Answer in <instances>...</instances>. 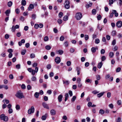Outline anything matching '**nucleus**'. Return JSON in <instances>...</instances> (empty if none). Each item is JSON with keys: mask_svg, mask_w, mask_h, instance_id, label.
<instances>
[{"mask_svg": "<svg viewBox=\"0 0 122 122\" xmlns=\"http://www.w3.org/2000/svg\"><path fill=\"white\" fill-rule=\"evenodd\" d=\"M38 68L37 67H36L35 70H33L31 72L32 75H34L36 73H37L38 70Z\"/></svg>", "mask_w": 122, "mask_h": 122, "instance_id": "obj_6", "label": "nucleus"}, {"mask_svg": "<svg viewBox=\"0 0 122 122\" xmlns=\"http://www.w3.org/2000/svg\"><path fill=\"white\" fill-rule=\"evenodd\" d=\"M46 116H43L41 117V119L42 120H44L46 119Z\"/></svg>", "mask_w": 122, "mask_h": 122, "instance_id": "obj_61", "label": "nucleus"}, {"mask_svg": "<svg viewBox=\"0 0 122 122\" xmlns=\"http://www.w3.org/2000/svg\"><path fill=\"white\" fill-rule=\"evenodd\" d=\"M121 119L120 117H119L116 120V122H121Z\"/></svg>", "mask_w": 122, "mask_h": 122, "instance_id": "obj_36", "label": "nucleus"}, {"mask_svg": "<svg viewBox=\"0 0 122 122\" xmlns=\"http://www.w3.org/2000/svg\"><path fill=\"white\" fill-rule=\"evenodd\" d=\"M21 88L23 89H24L25 88V86L24 84H22L21 86Z\"/></svg>", "mask_w": 122, "mask_h": 122, "instance_id": "obj_60", "label": "nucleus"}, {"mask_svg": "<svg viewBox=\"0 0 122 122\" xmlns=\"http://www.w3.org/2000/svg\"><path fill=\"white\" fill-rule=\"evenodd\" d=\"M58 52L59 54L61 55L63 53V51L62 50H60L58 51Z\"/></svg>", "mask_w": 122, "mask_h": 122, "instance_id": "obj_28", "label": "nucleus"}, {"mask_svg": "<svg viewBox=\"0 0 122 122\" xmlns=\"http://www.w3.org/2000/svg\"><path fill=\"white\" fill-rule=\"evenodd\" d=\"M15 30V28L14 25L12 26L11 28V30L12 32H14Z\"/></svg>", "mask_w": 122, "mask_h": 122, "instance_id": "obj_51", "label": "nucleus"}, {"mask_svg": "<svg viewBox=\"0 0 122 122\" xmlns=\"http://www.w3.org/2000/svg\"><path fill=\"white\" fill-rule=\"evenodd\" d=\"M105 92H101L97 94V97L99 98H100L104 94Z\"/></svg>", "mask_w": 122, "mask_h": 122, "instance_id": "obj_16", "label": "nucleus"}, {"mask_svg": "<svg viewBox=\"0 0 122 122\" xmlns=\"http://www.w3.org/2000/svg\"><path fill=\"white\" fill-rule=\"evenodd\" d=\"M85 38L86 40V41L89 39V36L88 35H85Z\"/></svg>", "mask_w": 122, "mask_h": 122, "instance_id": "obj_56", "label": "nucleus"}, {"mask_svg": "<svg viewBox=\"0 0 122 122\" xmlns=\"http://www.w3.org/2000/svg\"><path fill=\"white\" fill-rule=\"evenodd\" d=\"M71 64V62L70 61H68L66 62V65L68 66H70Z\"/></svg>", "mask_w": 122, "mask_h": 122, "instance_id": "obj_34", "label": "nucleus"}, {"mask_svg": "<svg viewBox=\"0 0 122 122\" xmlns=\"http://www.w3.org/2000/svg\"><path fill=\"white\" fill-rule=\"evenodd\" d=\"M70 51L71 53H72L74 52L75 49L73 48H71L70 50Z\"/></svg>", "mask_w": 122, "mask_h": 122, "instance_id": "obj_43", "label": "nucleus"}, {"mask_svg": "<svg viewBox=\"0 0 122 122\" xmlns=\"http://www.w3.org/2000/svg\"><path fill=\"white\" fill-rule=\"evenodd\" d=\"M9 36L8 34H6L5 35V39H7L8 38H9Z\"/></svg>", "mask_w": 122, "mask_h": 122, "instance_id": "obj_54", "label": "nucleus"}, {"mask_svg": "<svg viewBox=\"0 0 122 122\" xmlns=\"http://www.w3.org/2000/svg\"><path fill=\"white\" fill-rule=\"evenodd\" d=\"M20 106L18 105H16L15 108L17 110H19L20 109Z\"/></svg>", "mask_w": 122, "mask_h": 122, "instance_id": "obj_48", "label": "nucleus"}, {"mask_svg": "<svg viewBox=\"0 0 122 122\" xmlns=\"http://www.w3.org/2000/svg\"><path fill=\"white\" fill-rule=\"evenodd\" d=\"M63 13L62 12H61L59 13L58 16L60 18H61L63 16Z\"/></svg>", "mask_w": 122, "mask_h": 122, "instance_id": "obj_37", "label": "nucleus"}, {"mask_svg": "<svg viewBox=\"0 0 122 122\" xmlns=\"http://www.w3.org/2000/svg\"><path fill=\"white\" fill-rule=\"evenodd\" d=\"M114 55V53L113 52H110L109 53V56L110 58H112Z\"/></svg>", "mask_w": 122, "mask_h": 122, "instance_id": "obj_29", "label": "nucleus"}, {"mask_svg": "<svg viewBox=\"0 0 122 122\" xmlns=\"http://www.w3.org/2000/svg\"><path fill=\"white\" fill-rule=\"evenodd\" d=\"M102 61H101L100 62H99L98 65V68L100 69L102 67Z\"/></svg>", "mask_w": 122, "mask_h": 122, "instance_id": "obj_19", "label": "nucleus"}, {"mask_svg": "<svg viewBox=\"0 0 122 122\" xmlns=\"http://www.w3.org/2000/svg\"><path fill=\"white\" fill-rule=\"evenodd\" d=\"M65 101H66L68 99L69 97V96L68 94V93H66L65 95Z\"/></svg>", "mask_w": 122, "mask_h": 122, "instance_id": "obj_17", "label": "nucleus"}, {"mask_svg": "<svg viewBox=\"0 0 122 122\" xmlns=\"http://www.w3.org/2000/svg\"><path fill=\"white\" fill-rule=\"evenodd\" d=\"M105 50L104 49H102L101 51V53L102 54H104L105 53Z\"/></svg>", "mask_w": 122, "mask_h": 122, "instance_id": "obj_50", "label": "nucleus"}, {"mask_svg": "<svg viewBox=\"0 0 122 122\" xmlns=\"http://www.w3.org/2000/svg\"><path fill=\"white\" fill-rule=\"evenodd\" d=\"M42 105L43 107L46 108L47 109H49V107L48 105L45 102H43L42 103Z\"/></svg>", "mask_w": 122, "mask_h": 122, "instance_id": "obj_11", "label": "nucleus"}, {"mask_svg": "<svg viewBox=\"0 0 122 122\" xmlns=\"http://www.w3.org/2000/svg\"><path fill=\"white\" fill-rule=\"evenodd\" d=\"M55 61L57 64H59L61 61L60 58L59 57H57L55 58Z\"/></svg>", "mask_w": 122, "mask_h": 122, "instance_id": "obj_8", "label": "nucleus"}, {"mask_svg": "<svg viewBox=\"0 0 122 122\" xmlns=\"http://www.w3.org/2000/svg\"><path fill=\"white\" fill-rule=\"evenodd\" d=\"M68 16L65 15L64 16L63 18V20L65 21H66L68 20Z\"/></svg>", "mask_w": 122, "mask_h": 122, "instance_id": "obj_30", "label": "nucleus"}, {"mask_svg": "<svg viewBox=\"0 0 122 122\" xmlns=\"http://www.w3.org/2000/svg\"><path fill=\"white\" fill-rule=\"evenodd\" d=\"M49 40V38L48 37V36H45L44 39V41H47Z\"/></svg>", "mask_w": 122, "mask_h": 122, "instance_id": "obj_35", "label": "nucleus"}, {"mask_svg": "<svg viewBox=\"0 0 122 122\" xmlns=\"http://www.w3.org/2000/svg\"><path fill=\"white\" fill-rule=\"evenodd\" d=\"M76 97L75 96H74L71 100V101L72 102H73L76 99Z\"/></svg>", "mask_w": 122, "mask_h": 122, "instance_id": "obj_32", "label": "nucleus"}, {"mask_svg": "<svg viewBox=\"0 0 122 122\" xmlns=\"http://www.w3.org/2000/svg\"><path fill=\"white\" fill-rule=\"evenodd\" d=\"M82 17V14L80 12L77 13L75 15V17L76 19L78 20L81 19Z\"/></svg>", "mask_w": 122, "mask_h": 122, "instance_id": "obj_3", "label": "nucleus"}, {"mask_svg": "<svg viewBox=\"0 0 122 122\" xmlns=\"http://www.w3.org/2000/svg\"><path fill=\"white\" fill-rule=\"evenodd\" d=\"M51 47L48 45H47L45 46L46 49L47 50H49L51 49Z\"/></svg>", "mask_w": 122, "mask_h": 122, "instance_id": "obj_27", "label": "nucleus"}, {"mask_svg": "<svg viewBox=\"0 0 122 122\" xmlns=\"http://www.w3.org/2000/svg\"><path fill=\"white\" fill-rule=\"evenodd\" d=\"M116 40L115 39H114L112 41V45H114L116 44Z\"/></svg>", "mask_w": 122, "mask_h": 122, "instance_id": "obj_40", "label": "nucleus"}, {"mask_svg": "<svg viewBox=\"0 0 122 122\" xmlns=\"http://www.w3.org/2000/svg\"><path fill=\"white\" fill-rule=\"evenodd\" d=\"M39 95V93L37 92H35L34 94V96L35 97L37 98H38Z\"/></svg>", "mask_w": 122, "mask_h": 122, "instance_id": "obj_22", "label": "nucleus"}, {"mask_svg": "<svg viewBox=\"0 0 122 122\" xmlns=\"http://www.w3.org/2000/svg\"><path fill=\"white\" fill-rule=\"evenodd\" d=\"M30 57L31 58H35V55L34 54H31L30 55Z\"/></svg>", "mask_w": 122, "mask_h": 122, "instance_id": "obj_44", "label": "nucleus"}, {"mask_svg": "<svg viewBox=\"0 0 122 122\" xmlns=\"http://www.w3.org/2000/svg\"><path fill=\"white\" fill-rule=\"evenodd\" d=\"M15 96L17 98L21 99L25 97L23 93L20 90L18 91L15 95Z\"/></svg>", "mask_w": 122, "mask_h": 122, "instance_id": "obj_1", "label": "nucleus"}, {"mask_svg": "<svg viewBox=\"0 0 122 122\" xmlns=\"http://www.w3.org/2000/svg\"><path fill=\"white\" fill-rule=\"evenodd\" d=\"M78 87L79 88H81L82 86V84L81 83V82L78 83Z\"/></svg>", "mask_w": 122, "mask_h": 122, "instance_id": "obj_57", "label": "nucleus"}, {"mask_svg": "<svg viewBox=\"0 0 122 122\" xmlns=\"http://www.w3.org/2000/svg\"><path fill=\"white\" fill-rule=\"evenodd\" d=\"M100 41L99 39L98 38L96 39L95 40V43L97 44H98L99 43Z\"/></svg>", "mask_w": 122, "mask_h": 122, "instance_id": "obj_33", "label": "nucleus"}, {"mask_svg": "<svg viewBox=\"0 0 122 122\" xmlns=\"http://www.w3.org/2000/svg\"><path fill=\"white\" fill-rule=\"evenodd\" d=\"M26 52V50L25 49L22 50L21 52V54L22 55H24Z\"/></svg>", "mask_w": 122, "mask_h": 122, "instance_id": "obj_31", "label": "nucleus"}, {"mask_svg": "<svg viewBox=\"0 0 122 122\" xmlns=\"http://www.w3.org/2000/svg\"><path fill=\"white\" fill-rule=\"evenodd\" d=\"M21 5L23 6H25L26 5V1L25 0H22L21 1Z\"/></svg>", "mask_w": 122, "mask_h": 122, "instance_id": "obj_25", "label": "nucleus"}, {"mask_svg": "<svg viewBox=\"0 0 122 122\" xmlns=\"http://www.w3.org/2000/svg\"><path fill=\"white\" fill-rule=\"evenodd\" d=\"M13 110L11 108L9 109L8 110L9 113L10 114L11 113L13 112Z\"/></svg>", "mask_w": 122, "mask_h": 122, "instance_id": "obj_55", "label": "nucleus"}, {"mask_svg": "<svg viewBox=\"0 0 122 122\" xmlns=\"http://www.w3.org/2000/svg\"><path fill=\"white\" fill-rule=\"evenodd\" d=\"M96 78L97 80H100L101 78L100 76L99 75H98L96 76Z\"/></svg>", "mask_w": 122, "mask_h": 122, "instance_id": "obj_46", "label": "nucleus"}, {"mask_svg": "<svg viewBox=\"0 0 122 122\" xmlns=\"http://www.w3.org/2000/svg\"><path fill=\"white\" fill-rule=\"evenodd\" d=\"M117 104L119 105H121V101L120 100H118L117 101Z\"/></svg>", "mask_w": 122, "mask_h": 122, "instance_id": "obj_62", "label": "nucleus"}, {"mask_svg": "<svg viewBox=\"0 0 122 122\" xmlns=\"http://www.w3.org/2000/svg\"><path fill=\"white\" fill-rule=\"evenodd\" d=\"M0 118L1 120H3L5 121H7L8 120V117L7 116H5L4 114H2L0 116Z\"/></svg>", "mask_w": 122, "mask_h": 122, "instance_id": "obj_2", "label": "nucleus"}, {"mask_svg": "<svg viewBox=\"0 0 122 122\" xmlns=\"http://www.w3.org/2000/svg\"><path fill=\"white\" fill-rule=\"evenodd\" d=\"M70 2L69 1L66 0L65 1V7L66 9H69L70 7L69 5Z\"/></svg>", "mask_w": 122, "mask_h": 122, "instance_id": "obj_5", "label": "nucleus"}, {"mask_svg": "<svg viewBox=\"0 0 122 122\" xmlns=\"http://www.w3.org/2000/svg\"><path fill=\"white\" fill-rule=\"evenodd\" d=\"M31 80L32 81H37L36 77L34 76H33L31 78Z\"/></svg>", "mask_w": 122, "mask_h": 122, "instance_id": "obj_21", "label": "nucleus"}, {"mask_svg": "<svg viewBox=\"0 0 122 122\" xmlns=\"http://www.w3.org/2000/svg\"><path fill=\"white\" fill-rule=\"evenodd\" d=\"M7 51L9 53H12V52L13 51L12 49H9Z\"/></svg>", "mask_w": 122, "mask_h": 122, "instance_id": "obj_53", "label": "nucleus"}, {"mask_svg": "<svg viewBox=\"0 0 122 122\" xmlns=\"http://www.w3.org/2000/svg\"><path fill=\"white\" fill-rule=\"evenodd\" d=\"M108 106L111 109H112L113 108V105L112 103L109 104L108 105Z\"/></svg>", "mask_w": 122, "mask_h": 122, "instance_id": "obj_52", "label": "nucleus"}, {"mask_svg": "<svg viewBox=\"0 0 122 122\" xmlns=\"http://www.w3.org/2000/svg\"><path fill=\"white\" fill-rule=\"evenodd\" d=\"M64 37L63 36H61L60 38V41H62L64 40Z\"/></svg>", "mask_w": 122, "mask_h": 122, "instance_id": "obj_45", "label": "nucleus"}, {"mask_svg": "<svg viewBox=\"0 0 122 122\" xmlns=\"http://www.w3.org/2000/svg\"><path fill=\"white\" fill-rule=\"evenodd\" d=\"M92 103L91 102H89L88 104V107H92Z\"/></svg>", "mask_w": 122, "mask_h": 122, "instance_id": "obj_63", "label": "nucleus"}, {"mask_svg": "<svg viewBox=\"0 0 122 122\" xmlns=\"http://www.w3.org/2000/svg\"><path fill=\"white\" fill-rule=\"evenodd\" d=\"M111 96V93L110 92H108L107 93V97L108 98L110 97Z\"/></svg>", "mask_w": 122, "mask_h": 122, "instance_id": "obj_59", "label": "nucleus"}, {"mask_svg": "<svg viewBox=\"0 0 122 122\" xmlns=\"http://www.w3.org/2000/svg\"><path fill=\"white\" fill-rule=\"evenodd\" d=\"M62 95H60L58 97V99L59 102H61L62 101V98L63 97Z\"/></svg>", "mask_w": 122, "mask_h": 122, "instance_id": "obj_14", "label": "nucleus"}, {"mask_svg": "<svg viewBox=\"0 0 122 122\" xmlns=\"http://www.w3.org/2000/svg\"><path fill=\"white\" fill-rule=\"evenodd\" d=\"M116 26L118 28H120L122 26V22L121 21H118L116 24Z\"/></svg>", "mask_w": 122, "mask_h": 122, "instance_id": "obj_7", "label": "nucleus"}, {"mask_svg": "<svg viewBox=\"0 0 122 122\" xmlns=\"http://www.w3.org/2000/svg\"><path fill=\"white\" fill-rule=\"evenodd\" d=\"M115 0H109V5H111V4H113V2L115 1Z\"/></svg>", "mask_w": 122, "mask_h": 122, "instance_id": "obj_26", "label": "nucleus"}, {"mask_svg": "<svg viewBox=\"0 0 122 122\" xmlns=\"http://www.w3.org/2000/svg\"><path fill=\"white\" fill-rule=\"evenodd\" d=\"M37 65V64L36 63H34L32 65V66L34 67H36Z\"/></svg>", "mask_w": 122, "mask_h": 122, "instance_id": "obj_64", "label": "nucleus"}, {"mask_svg": "<svg viewBox=\"0 0 122 122\" xmlns=\"http://www.w3.org/2000/svg\"><path fill=\"white\" fill-rule=\"evenodd\" d=\"M34 5L32 4H30V5L29 6L27 10L28 11H31L32 9L34 8Z\"/></svg>", "mask_w": 122, "mask_h": 122, "instance_id": "obj_9", "label": "nucleus"}, {"mask_svg": "<svg viewBox=\"0 0 122 122\" xmlns=\"http://www.w3.org/2000/svg\"><path fill=\"white\" fill-rule=\"evenodd\" d=\"M12 2L11 1H10L8 2L7 3V5L9 7H10L12 5Z\"/></svg>", "mask_w": 122, "mask_h": 122, "instance_id": "obj_24", "label": "nucleus"}, {"mask_svg": "<svg viewBox=\"0 0 122 122\" xmlns=\"http://www.w3.org/2000/svg\"><path fill=\"white\" fill-rule=\"evenodd\" d=\"M68 93L69 94L70 97H71L72 96L73 93L70 90L69 91Z\"/></svg>", "mask_w": 122, "mask_h": 122, "instance_id": "obj_49", "label": "nucleus"}, {"mask_svg": "<svg viewBox=\"0 0 122 122\" xmlns=\"http://www.w3.org/2000/svg\"><path fill=\"white\" fill-rule=\"evenodd\" d=\"M10 10H6L5 12V14L7 16H9V14H10Z\"/></svg>", "mask_w": 122, "mask_h": 122, "instance_id": "obj_15", "label": "nucleus"}, {"mask_svg": "<svg viewBox=\"0 0 122 122\" xmlns=\"http://www.w3.org/2000/svg\"><path fill=\"white\" fill-rule=\"evenodd\" d=\"M63 83L65 85H68L69 84V82L68 80H64L62 81Z\"/></svg>", "mask_w": 122, "mask_h": 122, "instance_id": "obj_13", "label": "nucleus"}, {"mask_svg": "<svg viewBox=\"0 0 122 122\" xmlns=\"http://www.w3.org/2000/svg\"><path fill=\"white\" fill-rule=\"evenodd\" d=\"M101 59L102 61H104L106 59V57L105 56H103L101 57Z\"/></svg>", "mask_w": 122, "mask_h": 122, "instance_id": "obj_38", "label": "nucleus"}, {"mask_svg": "<svg viewBox=\"0 0 122 122\" xmlns=\"http://www.w3.org/2000/svg\"><path fill=\"white\" fill-rule=\"evenodd\" d=\"M50 113L51 115H55L56 114V111L55 109H53L51 110Z\"/></svg>", "mask_w": 122, "mask_h": 122, "instance_id": "obj_10", "label": "nucleus"}, {"mask_svg": "<svg viewBox=\"0 0 122 122\" xmlns=\"http://www.w3.org/2000/svg\"><path fill=\"white\" fill-rule=\"evenodd\" d=\"M16 67L17 69H20V65L19 64L16 65Z\"/></svg>", "mask_w": 122, "mask_h": 122, "instance_id": "obj_58", "label": "nucleus"}, {"mask_svg": "<svg viewBox=\"0 0 122 122\" xmlns=\"http://www.w3.org/2000/svg\"><path fill=\"white\" fill-rule=\"evenodd\" d=\"M113 12L114 14V15L115 17H117L118 16V13L116 12V11L115 10H113Z\"/></svg>", "mask_w": 122, "mask_h": 122, "instance_id": "obj_23", "label": "nucleus"}, {"mask_svg": "<svg viewBox=\"0 0 122 122\" xmlns=\"http://www.w3.org/2000/svg\"><path fill=\"white\" fill-rule=\"evenodd\" d=\"M116 31L115 30H113L112 32V35L113 36H114L116 35Z\"/></svg>", "mask_w": 122, "mask_h": 122, "instance_id": "obj_41", "label": "nucleus"}, {"mask_svg": "<svg viewBox=\"0 0 122 122\" xmlns=\"http://www.w3.org/2000/svg\"><path fill=\"white\" fill-rule=\"evenodd\" d=\"M62 22V20L60 19H59L57 20V22L59 24H61Z\"/></svg>", "mask_w": 122, "mask_h": 122, "instance_id": "obj_42", "label": "nucleus"}, {"mask_svg": "<svg viewBox=\"0 0 122 122\" xmlns=\"http://www.w3.org/2000/svg\"><path fill=\"white\" fill-rule=\"evenodd\" d=\"M92 13L93 15H95L96 12V10L95 9H93L92 11Z\"/></svg>", "mask_w": 122, "mask_h": 122, "instance_id": "obj_47", "label": "nucleus"}, {"mask_svg": "<svg viewBox=\"0 0 122 122\" xmlns=\"http://www.w3.org/2000/svg\"><path fill=\"white\" fill-rule=\"evenodd\" d=\"M98 49V48L97 46L96 47H93L92 48L91 50L92 53H94L96 52V50Z\"/></svg>", "mask_w": 122, "mask_h": 122, "instance_id": "obj_12", "label": "nucleus"}, {"mask_svg": "<svg viewBox=\"0 0 122 122\" xmlns=\"http://www.w3.org/2000/svg\"><path fill=\"white\" fill-rule=\"evenodd\" d=\"M104 111L102 109H101L99 111V113L101 115H103L104 114Z\"/></svg>", "mask_w": 122, "mask_h": 122, "instance_id": "obj_20", "label": "nucleus"}, {"mask_svg": "<svg viewBox=\"0 0 122 122\" xmlns=\"http://www.w3.org/2000/svg\"><path fill=\"white\" fill-rule=\"evenodd\" d=\"M35 109L33 106H32L31 108L28 110V112L29 114H30L34 113Z\"/></svg>", "mask_w": 122, "mask_h": 122, "instance_id": "obj_4", "label": "nucleus"}, {"mask_svg": "<svg viewBox=\"0 0 122 122\" xmlns=\"http://www.w3.org/2000/svg\"><path fill=\"white\" fill-rule=\"evenodd\" d=\"M92 92L93 94H96L97 93H98L99 92H98L96 90H94L92 91Z\"/></svg>", "mask_w": 122, "mask_h": 122, "instance_id": "obj_39", "label": "nucleus"}, {"mask_svg": "<svg viewBox=\"0 0 122 122\" xmlns=\"http://www.w3.org/2000/svg\"><path fill=\"white\" fill-rule=\"evenodd\" d=\"M64 45L65 47H67L69 46V42L67 41H66L64 43Z\"/></svg>", "mask_w": 122, "mask_h": 122, "instance_id": "obj_18", "label": "nucleus"}]
</instances>
